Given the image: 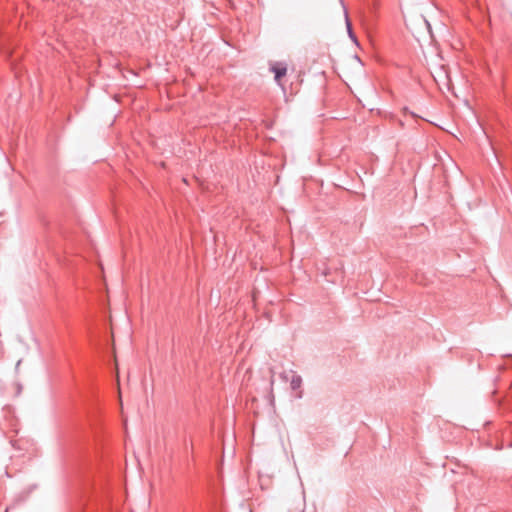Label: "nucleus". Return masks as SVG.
<instances>
[{"mask_svg": "<svg viewBox=\"0 0 512 512\" xmlns=\"http://www.w3.org/2000/svg\"><path fill=\"white\" fill-rule=\"evenodd\" d=\"M271 71L274 73V78L276 82L279 84L280 79L286 75L287 73V67L286 64L282 62H276L271 66Z\"/></svg>", "mask_w": 512, "mask_h": 512, "instance_id": "obj_1", "label": "nucleus"}, {"mask_svg": "<svg viewBox=\"0 0 512 512\" xmlns=\"http://www.w3.org/2000/svg\"><path fill=\"white\" fill-rule=\"evenodd\" d=\"M290 386L294 391L299 390L302 386V377L298 374H293L290 380Z\"/></svg>", "mask_w": 512, "mask_h": 512, "instance_id": "obj_2", "label": "nucleus"}, {"mask_svg": "<svg viewBox=\"0 0 512 512\" xmlns=\"http://www.w3.org/2000/svg\"><path fill=\"white\" fill-rule=\"evenodd\" d=\"M345 17H346V25H347V30H348L349 37L351 38V40H352L353 42H355L356 44H358V42H357V38H356L355 34H354V33H353V31H352L351 23H350V21H349V19H348V15H347V13H345Z\"/></svg>", "mask_w": 512, "mask_h": 512, "instance_id": "obj_3", "label": "nucleus"}, {"mask_svg": "<svg viewBox=\"0 0 512 512\" xmlns=\"http://www.w3.org/2000/svg\"><path fill=\"white\" fill-rule=\"evenodd\" d=\"M424 22H425V25L427 27V30L429 31V33L431 34V24L429 23L428 20L424 19Z\"/></svg>", "mask_w": 512, "mask_h": 512, "instance_id": "obj_4", "label": "nucleus"}, {"mask_svg": "<svg viewBox=\"0 0 512 512\" xmlns=\"http://www.w3.org/2000/svg\"><path fill=\"white\" fill-rule=\"evenodd\" d=\"M281 378H283V379H285V380H286V379H287V375H286V373H282V374H281Z\"/></svg>", "mask_w": 512, "mask_h": 512, "instance_id": "obj_5", "label": "nucleus"}, {"mask_svg": "<svg viewBox=\"0 0 512 512\" xmlns=\"http://www.w3.org/2000/svg\"><path fill=\"white\" fill-rule=\"evenodd\" d=\"M298 398H301L302 397V391H299L298 395H297Z\"/></svg>", "mask_w": 512, "mask_h": 512, "instance_id": "obj_6", "label": "nucleus"}, {"mask_svg": "<svg viewBox=\"0 0 512 512\" xmlns=\"http://www.w3.org/2000/svg\"><path fill=\"white\" fill-rule=\"evenodd\" d=\"M270 384L271 386L274 384V379H273V376L271 377V381H270Z\"/></svg>", "mask_w": 512, "mask_h": 512, "instance_id": "obj_7", "label": "nucleus"}]
</instances>
